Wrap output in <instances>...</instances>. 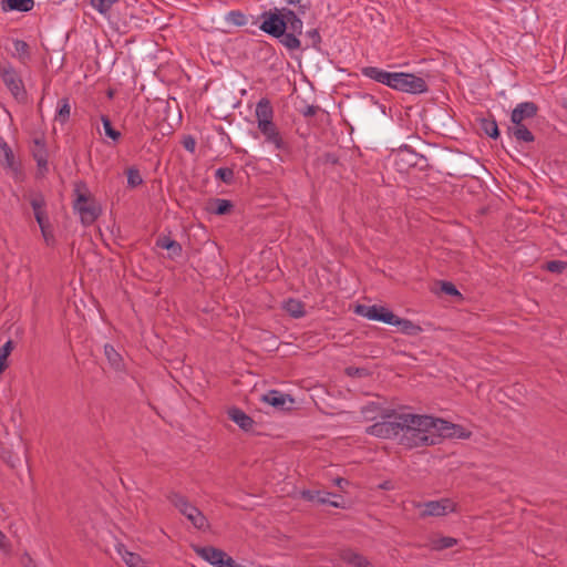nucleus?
I'll return each mask as SVG.
<instances>
[{
	"label": "nucleus",
	"mask_w": 567,
	"mask_h": 567,
	"mask_svg": "<svg viewBox=\"0 0 567 567\" xmlns=\"http://www.w3.org/2000/svg\"><path fill=\"white\" fill-rule=\"evenodd\" d=\"M226 20L237 27H243L247 23V17L238 10L229 11Z\"/></svg>",
	"instance_id": "58836bf2"
},
{
	"label": "nucleus",
	"mask_w": 567,
	"mask_h": 567,
	"mask_svg": "<svg viewBox=\"0 0 567 567\" xmlns=\"http://www.w3.org/2000/svg\"><path fill=\"white\" fill-rule=\"evenodd\" d=\"M507 133L519 142L532 143L535 141L534 134L523 123L508 126Z\"/></svg>",
	"instance_id": "bb28decb"
},
{
	"label": "nucleus",
	"mask_w": 567,
	"mask_h": 567,
	"mask_svg": "<svg viewBox=\"0 0 567 567\" xmlns=\"http://www.w3.org/2000/svg\"><path fill=\"white\" fill-rule=\"evenodd\" d=\"M346 374L352 378H364L369 377L370 372L365 368L348 367L346 368Z\"/></svg>",
	"instance_id": "de8ad7c7"
},
{
	"label": "nucleus",
	"mask_w": 567,
	"mask_h": 567,
	"mask_svg": "<svg viewBox=\"0 0 567 567\" xmlns=\"http://www.w3.org/2000/svg\"><path fill=\"white\" fill-rule=\"evenodd\" d=\"M228 417L235 422L241 430L249 432L255 425V421L241 409L233 406L227 411Z\"/></svg>",
	"instance_id": "aec40b11"
},
{
	"label": "nucleus",
	"mask_w": 567,
	"mask_h": 567,
	"mask_svg": "<svg viewBox=\"0 0 567 567\" xmlns=\"http://www.w3.org/2000/svg\"><path fill=\"white\" fill-rule=\"evenodd\" d=\"M32 156L37 162L40 169H48V151L45 147V141L43 137H37L33 140Z\"/></svg>",
	"instance_id": "412c9836"
},
{
	"label": "nucleus",
	"mask_w": 567,
	"mask_h": 567,
	"mask_svg": "<svg viewBox=\"0 0 567 567\" xmlns=\"http://www.w3.org/2000/svg\"><path fill=\"white\" fill-rule=\"evenodd\" d=\"M303 496H305V497H307L309 501H313V499H315V496H313V495H312V493H311V492H309V491H308V492H305V493H303Z\"/></svg>",
	"instance_id": "4d7b16f0"
},
{
	"label": "nucleus",
	"mask_w": 567,
	"mask_h": 567,
	"mask_svg": "<svg viewBox=\"0 0 567 567\" xmlns=\"http://www.w3.org/2000/svg\"><path fill=\"white\" fill-rule=\"evenodd\" d=\"M339 556L343 563L351 567H373L365 556L351 548L341 549Z\"/></svg>",
	"instance_id": "a211bd4d"
},
{
	"label": "nucleus",
	"mask_w": 567,
	"mask_h": 567,
	"mask_svg": "<svg viewBox=\"0 0 567 567\" xmlns=\"http://www.w3.org/2000/svg\"><path fill=\"white\" fill-rule=\"evenodd\" d=\"M331 497L336 498V497H339L338 495L336 494H332V493H324L323 496H321V493L320 492H317V501L321 504H329L333 507H342L341 503L336 501V499H331Z\"/></svg>",
	"instance_id": "c03bdc74"
},
{
	"label": "nucleus",
	"mask_w": 567,
	"mask_h": 567,
	"mask_svg": "<svg viewBox=\"0 0 567 567\" xmlns=\"http://www.w3.org/2000/svg\"><path fill=\"white\" fill-rule=\"evenodd\" d=\"M410 412H399L394 409L384 410L381 414V422H377L365 429V433L385 440H398L402 437Z\"/></svg>",
	"instance_id": "f03ea898"
},
{
	"label": "nucleus",
	"mask_w": 567,
	"mask_h": 567,
	"mask_svg": "<svg viewBox=\"0 0 567 567\" xmlns=\"http://www.w3.org/2000/svg\"><path fill=\"white\" fill-rule=\"evenodd\" d=\"M300 14L291 9L286 10L287 30L298 35L302 33L303 22L299 17Z\"/></svg>",
	"instance_id": "c85d7f7f"
},
{
	"label": "nucleus",
	"mask_w": 567,
	"mask_h": 567,
	"mask_svg": "<svg viewBox=\"0 0 567 567\" xmlns=\"http://www.w3.org/2000/svg\"><path fill=\"white\" fill-rule=\"evenodd\" d=\"M156 246L162 248V249H166L167 252H168L167 256L171 259H175L177 257H181L182 252H183L182 245L178 241L172 239L168 236H159L156 239Z\"/></svg>",
	"instance_id": "4be33fe9"
},
{
	"label": "nucleus",
	"mask_w": 567,
	"mask_h": 567,
	"mask_svg": "<svg viewBox=\"0 0 567 567\" xmlns=\"http://www.w3.org/2000/svg\"><path fill=\"white\" fill-rule=\"evenodd\" d=\"M456 539L453 537H441L435 542V548L436 549H446L451 548L456 544Z\"/></svg>",
	"instance_id": "8fccbe9b"
},
{
	"label": "nucleus",
	"mask_w": 567,
	"mask_h": 567,
	"mask_svg": "<svg viewBox=\"0 0 567 567\" xmlns=\"http://www.w3.org/2000/svg\"><path fill=\"white\" fill-rule=\"evenodd\" d=\"M262 401L280 411L290 410V406H286V404H293L295 402L289 394H285L278 390L268 391L262 395Z\"/></svg>",
	"instance_id": "dca6fc26"
},
{
	"label": "nucleus",
	"mask_w": 567,
	"mask_h": 567,
	"mask_svg": "<svg viewBox=\"0 0 567 567\" xmlns=\"http://www.w3.org/2000/svg\"><path fill=\"white\" fill-rule=\"evenodd\" d=\"M286 10L287 8H274L264 11L260 14V19L262 20L259 25L260 30L274 38L282 35L284 31L287 30Z\"/></svg>",
	"instance_id": "39448f33"
},
{
	"label": "nucleus",
	"mask_w": 567,
	"mask_h": 567,
	"mask_svg": "<svg viewBox=\"0 0 567 567\" xmlns=\"http://www.w3.org/2000/svg\"><path fill=\"white\" fill-rule=\"evenodd\" d=\"M14 348V343L12 340H8L1 348H0V374L7 369V359L10 355L11 351Z\"/></svg>",
	"instance_id": "c9c22d12"
},
{
	"label": "nucleus",
	"mask_w": 567,
	"mask_h": 567,
	"mask_svg": "<svg viewBox=\"0 0 567 567\" xmlns=\"http://www.w3.org/2000/svg\"><path fill=\"white\" fill-rule=\"evenodd\" d=\"M334 484L340 488L343 489L346 486L349 485V481L343 477H337L334 480Z\"/></svg>",
	"instance_id": "6e6d98bb"
},
{
	"label": "nucleus",
	"mask_w": 567,
	"mask_h": 567,
	"mask_svg": "<svg viewBox=\"0 0 567 567\" xmlns=\"http://www.w3.org/2000/svg\"><path fill=\"white\" fill-rule=\"evenodd\" d=\"M13 48L21 62L25 63L30 59V47L23 40H14Z\"/></svg>",
	"instance_id": "f704fd0d"
},
{
	"label": "nucleus",
	"mask_w": 567,
	"mask_h": 567,
	"mask_svg": "<svg viewBox=\"0 0 567 567\" xmlns=\"http://www.w3.org/2000/svg\"><path fill=\"white\" fill-rule=\"evenodd\" d=\"M390 87L409 94H422L429 91L425 80L413 73L393 72Z\"/></svg>",
	"instance_id": "20e7f679"
},
{
	"label": "nucleus",
	"mask_w": 567,
	"mask_h": 567,
	"mask_svg": "<svg viewBox=\"0 0 567 567\" xmlns=\"http://www.w3.org/2000/svg\"><path fill=\"white\" fill-rule=\"evenodd\" d=\"M215 177L227 185H231L235 181L234 171L229 167H219L215 172Z\"/></svg>",
	"instance_id": "e433bc0d"
},
{
	"label": "nucleus",
	"mask_w": 567,
	"mask_h": 567,
	"mask_svg": "<svg viewBox=\"0 0 567 567\" xmlns=\"http://www.w3.org/2000/svg\"><path fill=\"white\" fill-rule=\"evenodd\" d=\"M234 208V204L229 199L212 198L207 202L206 210L218 216L229 214Z\"/></svg>",
	"instance_id": "5701e85b"
},
{
	"label": "nucleus",
	"mask_w": 567,
	"mask_h": 567,
	"mask_svg": "<svg viewBox=\"0 0 567 567\" xmlns=\"http://www.w3.org/2000/svg\"><path fill=\"white\" fill-rule=\"evenodd\" d=\"M0 163L4 168L10 169L16 175L21 172V166L16 161L14 154H13L11 147L4 141V138L1 136H0Z\"/></svg>",
	"instance_id": "2eb2a0df"
},
{
	"label": "nucleus",
	"mask_w": 567,
	"mask_h": 567,
	"mask_svg": "<svg viewBox=\"0 0 567 567\" xmlns=\"http://www.w3.org/2000/svg\"><path fill=\"white\" fill-rule=\"evenodd\" d=\"M74 202H73V208L76 209L79 206L86 205L89 202L94 200L91 197V194L86 187V184L81 182L75 185L74 188Z\"/></svg>",
	"instance_id": "cd10ccee"
},
{
	"label": "nucleus",
	"mask_w": 567,
	"mask_h": 567,
	"mask_svg": "<svg viewBox=\"0 0 567 567\" xmlns=\"http://www.w3.org/2000/svg\"><path fill=\"white\" fill-rule=\"evenodd\" d=\"M255 115H256L258 125L260 123H262L264 121L265 122L272 121L274 109L268 99L264 97L257 103L256 110H255Z\"/></svg>",
	"instance_id": "393cba45"
},
{
	"label": "nucleus",
	"mask_w": 567,
	"mask_h": 567,
	"mask_svg": "<svg viewBox=\"0 0 567 567\" xmlns=\"http://www.w3.org/2000/svg\"><path fill=\"white\" fill-rule=\"evenodd\" d=\"M307 35L311 39L312 43L311 45L316 49L319 48V44L321 42V37L319 34V31L317 29L309 30L307 32Z\"/></svg>",
	"instance_id": "864d4df0"
},
{
	"label": "nucleus",
	"mask_w": 567,
	"mask_h": 567,
	"mask_svg": "<svg viewBox=\"0 0 567 567\" xmlns=\"http://www.w3.org/2000/svg\"><path fill=\"white\" fill-rule=\"evenodd\" d=\"M545 268L554 274H561L567 268V262L563 260H550L546 262Z\"/></svg>",
	"instance_id": "a18cd8bd"
},
{
	"label": "nucleus",
	"mask_w": 567,
	"mask_h": 567,
	"mask_svg": "<svg viewBox=\"0 0 567 567\" xmlns=\"http://www.w3.org/2000/svg\"><path fill=\"white\" fill-rule=\"evenodd\" d=\"M118 551L122 555L123 560L125 561V564L128 567H141L142 558L140 555H137L135 553H131L128 550H124V553H122L121 550H118Z\"/></svg>",
	"instance_id": "a19ab883"
},
{
	"label": "nucleus",
	"mask_w": 567,
	"mask_h": 567,
	"mask_svg": "<svg viewBox=\"0 0 567 567\" xmlns=\"http://www.w3.org/2000/svg\"><path fill=\"white\" fill-rule=\"evenodd\" d=\"M287 4H292L297 7V11L299 14H305L307 10L310 9V1L309 0H285Z\"/></svg>",
	"instance_id": "49530a36"
},
{
	"label": "nucleus",
	"mask_w": 567,
	"mask_h": 567,
	"mask_svg": "<svg viewBox=\"0 0 567 567\" xmlns=\"http://www.w3.org/2000/svg\"><path fill=\"white\" fill-rule=\"evenodd\" d=\"M117 0H91V4L100 13L105 14Z\"/></svg>",
	"instance_id": "37998d69"
},
{
	"label": "nucleus",
	"mask_w": 567,
	"mask_h": 567,
	"mask_svg": "<svg viewBox=\"0 0 567 567\" xmlns=\"http://www.w3.org/2000/svg\"><path fill=\"white\" fill-rule=\"evenodd\" d=\"M104 354H105L109 363L111 364V367L114 370L121 371L124 368L123 359H122L121 354L114 349L113 346L105 344L104 346Z\"/></svg>",
	"instance_id": "7c9ffc66"
},
{
	"label": "nucleus",
	"mask_w": 567,
	"mask_h": 567,
	"mask_svg": "<svg viewBox=\"0 0 567 567\" xmlns=\"http://www.w3.org/2000/svg\"><path fill=\"white\" fill-rule=\"evenodd\" d=\"M0 78L16 100L24 101L27 99L28 93L22 78L10 62H0Z\"/></svg>",
	"instance_id": "423d86ee"
},
{
	"label": "nucleus",
	"mask_w": 567,
	"mask_h": 567,
	"mask_svg": "<svg viewBox=\"0 0 567 567\" xmlns=\"http://www.w3.org/2000/svg\"><path fill=\"white\" fill-rule=\"evenodd\" d=\"M34 7L33 0H2L1 8L4 12L19 11L28 12Z\"/></svg>",
	"instance_id": "a878e982"
},
{
	"label": "nucleus",
	"mask_w": 567,
	"mask_h": 567,
	"mask_svg": "<svg viewBox=\"0 0 567 567\" xmlns=\"http://www.w3.org/2000/svg\"><path fill=\"white\" fill-rule=\"evenodd\" d=\"M143 184V178L140 174V171L135 167H130L127 169V185L128 187L135 188Z\"/></svg>",
	"instance_id": "ea45409f"
},
{
	"label": "nucleus",
	"mask_w": 567,
	"mask_h": 567,
	"mask_svg": "<svg viewBox=\"0 0 567 567\" xmlns=\"http://www.w3.org/2000/svg\"><path fill=\"white\" fill-rule=\"evenodd\" d=\"M538 105L534 102H522L512 111L511 122L513 124L523 123L525 120L533 118L537 115Z\"/></svg>",
	"instance_id": "4468645a"
},
{
	"label": "nucleus",
	"mask_w": 567,
	"mask_h": 567,
	"mask_svg": "<svg viewBox=\"0 0 567 567\" xmlns=\"http://www.w3.org/2000/svg\"><path fill=\"white\" fill-rule=\"evenodd\" d=\"M284 309L296 319L302 318L306 315L305 303L298 299H288L284 305Z\"/></svg>",
	"instance_id": "c756f323"
},
{
	"label": "nucleus",
	"mask_w": 567,
	"mask_h": 567,
	"mask_svg": "<svg viewBox=\"0 0 567 567\" xmlns=\"http://www.w3.org/2000/svg\"><path fill=\"white\" fill-rule=\"evenodd\" d=\"M101 121L104 127L105 135L113 141L120 140L121 133L112 126L110 117L107 115H102Z\"/></svg>",
	"instance_id": "4c0bfd02"
},
{
	"label": "nucleus",
	"mask_w": 567,
	"mask_h": 567,
	"mask_svg": "<svg viewBox=\"0 0 567 567\" xmlns=\"http://www.w3.org/2000/svg\"><path fill=\"white\" fill-rule=\"evenodd\" d=\"M435 422L437 444L442 443L443 439H468L471 436V432L462 425L451 423L440 417H435Z\"/></svg>",
	"instance_id": "1a4fd4ad"
},
{
	"label": "nucleus",
	"mask_w": 567,
	"mask_h": 567,
	"mask_svg": "<svg viewBox=\"0 0 567 567\" xmlns=\"http://www.w3.org/2000/svg\"><path fill=\"white\" fill-rule=\"evenodd\" d=\"M417 507L422 508L420 516L423 518L430 516L439 517L455 512L456 504L450 498H441L437 501H429L423 504H419Z\"/></svg>",
	"instance_id": "6e6552de"
},
{
	"label": "nucleus",
	"mask_w": 567,
	"mask_h": 567,
	"mask_svg": "<svg viewBox=\"0 0 567 567\" xmlns=\"http://www.w3.org/2000/svg\"><path fill=\"white\" fill-rule=\"evenodd\" d=\"M166 498L182 515L186 516L195 528L205 529L208 527L205 515L196 506L190 504L186 496L172 491L166 495Z\"/></svg>",
	"instance_id": "7ed1b4c3"
},
{
	"label": "nucleus",
	"mask_w": 567,
	"mask_h": 567,
	"mask_svg": "<svg viewBox=\"0 0 567 567\" xmlns=\"http://www.w3.org/2000/svg\"><path fill=\"white\" fill-rule=\"evenodd\" d=\"M361 73L363 76L371 79L378 83L386 85L390 87L391 81L393 80V72H388L385 70L379 69L377 66H364L361 69Z\"/></svg>",
	"instance_id": "6ab92c4d"
},
{
	"label": "nucleus",
	"mask_w": 567,
	"mask_h": 567,
	"mask_svg": "<svg viewBox=\"0 0 567 567\" xmlns=\"http://www.w3.org/2000/svg\"><path fill=\"white\" fill-rule=\"evenodd\" d=\"M354 312L359 316L365 317L369 320L373 321H380L384 322L386 324L392 323V320H394L395 315L390 311L388 308L373 305V306H367V305H358L355 307Z\"/></svg>",
	"instance_id": "9d476101"
},
{
	"label": "nucleus",
	"mask_w": 567,
	"mask_h": 567,
	"mask_svg": "<svg viewBox=\"0 0 567 567\" xmlns=\"http://www.w3.org/2000/svg\"><path fill=\"white\" fill-rule=\"evenodd\" d=\"M395 161L398 165L399 162H402L403 165L400 167V169H406L409 167L416 166L423 169L427 166L426 157L414 152L410 146H404L403 148H400L395 155Z\"/></svg>",
	"instance_id": "f8f14e48"
},
{
	"label": "nucleus",
	"mask_w": 567,
	"mask_h": 567,
	"mask_svg": "<svg viewBox=\"0 0 567 567\" xmlns=\"http://www.w3.org/2000/svg\"><path fill=\"white\" fill-rule=\"evenodd\" d=\"M320 111L318 105H307L303 110H301V114L305 117L315 116Z\"/></svg>",
	"instance_id": "5fc2aeb1"
},
{
	"label": "nucleus",
	"mask_w": 567,
	"mask_h": 567,
	"mask_svg": "<svg viewBox=\"0 0 567 567\" xmlns=\"http://www.w3.org/2000/svg\"><path fill=\"white\" fill-rule=\"evenodd\" d=\"M79 213L81 223L84 226H90L99 218L102 210L100 205L94 200L89 202L86 205L79 206V208L74 209Z\"/></svg>",
	"instance_id": "f3484780"
},
{
	"label": "nucleus",
	"mask_w": 567,
	"mask_h": 567,
	"mask_svg": "<svg viewBox=\"0 0 567 567\" xmlns=\"http://www.w3.org/2000/svg\"><path fill=\"white\" fill-rule=\"evenodd\" d=\"M436 422L434 416L411 413L400 444L414 449L419 446H431L437 444Z\"/></svg>",
	"instance_id": "f257e3e1"
},
{
	"label": "nucleus",
	"mask_w": 567,
	"mask_h": 567,
	"mask_svg": "<svg viewBox=\"0 0 567 567\" xmlns=\"http://www.w3.org/2000/svg\"><path fill=\"white\" fill-rule=\"evenodd\" d=\"M319 161L322 164H331L336 165L339 163V157L334 153H324L322 156L319 157Z\"/></svg>",
	"instance_id": "603ef678"
},
{
	"label": "nucleus",
	"mask_w": 567,
	"mask_h": 567,
	"mask_svg": "<svg viewBox=\"0 0 567 567\" xmlns=\"http://www.w3.org/2000/svg\"><path fill=\"white\" fill-rule=\"evenodd\" d=\"M182 144L186 151L194 154L196 151V140L192 135L183 137Z\"/></svg>",
	"instance_id": "3c124183"
},
{
	"label": "nucleus",
	"mask_w": 567,
	"mask_h": 567,
	"mask_svg": "<svg viewBox=\"0 0 567 567\" xmlns=\"http://www.w3.org/2000/svg\"><path fill=\"white\" fill-rule=\"evenodd\" d=\"M370 101H371V102H373L374 104H378V103L374 101L373 96H370Z\"/></svg>",
	"instance_id": "bf43d9fd"
},
{
	"label": "nucleus",
	"mask_w": 567,
	"mask_h": 567,
	"mask_svg": "<svg viewBox=\"0 0 567 567\" xmlns=\"http://www.w3.org/2000/svg\"><path fill=\"white\" fill-rule=\"evenodd\" d=\"M481 130L491 138L499 137V130L494 117H485L481 120Z\"/></svg>",
	"instance_id": "72a5a7b5"
},
{
	"label": "nucleus",
	"mask_w": 567,
	"mask_h": 567,
	"mask_svg": "<svg viewBox=\"0 0 567 567\" xmlns=\"http://www.w3.org/2000/svg\"><path fill=\"white\" fill-rule=\"evenodd\" d=\"M194 551L215 567H236V561L224 550L214 546H193Z\"/></svg>",
	"instance_id": "0eeeda50"
},
{
	"label": "nucleus",
	"mask_w": 567,
	"mask_h": 567,
	"mask_svg": "<svg viewBox=\"0 0 567 567\" xmlns=\"http://www.w3.org/2000/svg\"><path fill=\"white\" fill-rule=\"evenodd\" d=\"M385 409L381 406L380 403L378 402H369L367 403L365 405H363L360 410L362 416L367 420V421H373L375 420L378 416L381 417V414L382 412L384 411Z\"/></svg>",
	"instance_id": "2f4dec72"
},
{
	"label": "nucleus",
	"mask_w": 567,
	"mask_h": 567,
	"mask_svg": "<svg viewBox=\"0 0 567 567\" xmlns=\"http://www.w3.org/2000/svg\"><path fill=\"white\" fill-rule=\"evenodd\" d=\"M441 291L447 296L462 297L455 285L450 281H441Z\"/></svg>",
	"instance_id": "09e8293b"
},
{
	"label": "nucleus",
	"mask_w": 567,
	"mask_h": 567,
	"mask_svg": "<svg viewBox=\"0 0 567 567\" xmlns=\"http://www.w3.org/2000/svg\"><path fill=\"white\" fill-rule=\"evenodd\" d=\"M70 116V104L68 99H63L60 101V105L58 109L56 120L61 123H65Z\"/></svg>",
	"instance_id": "79ce46f5"
},
{
	"label": "nucleus",
	"mask_w": 567,
	"mask_h": 567,
	"mask_svg": "<svg viewBox=\"0 0 567 567\" xmlns=\"http://www.w3.org/2000/svg\"><path fill=\"white\" fill-rule=\"evenodd\" d=\"M278 39L280 43L290 51L299 50L301 48V41L299 40L298 34L293 32H287L286 30Z\"/></svg>",
	"instance_id": "473e14b6"
},
{
	"label": "nucleus",
	"mask_w": 567,
	"mask_h": 567,
	"mask_svg": "<svg viewBox=\"0 0 567 567\" xmlns=\"http://www.w3.org/2000/svg\"><path fill=\"white\" fill-rule=\"evenodd\" d=\"M30 205L33 209L35 220L41 229V233L45 239V241H49V238H52V234L50 231L51 225L49 223V218L47 216V213L44 210L45 207V200L42 195H37L33 197L30 202Z\"/></svg>",
	"instance_id": "9b49d317"
},
{
	"label": "nucleus",
	"mask_w": 567,
	"mask_h": 567,
	"mask_svg": "<svg viewBox=\"0 0 567 567\" xmlns=\"http://www.w3.org/2000/svg\"><path fill=\"white\" fill-rule=\"evenodd\" d=\"M390 324L398 327L400 332L410 337H415L423 331V329L419 324L414 323L409 319L400 318L396 315L394 320H392V323Z\"/></svg>",
	"instance_id": "b1692460"
},
{
	"label": "nucleus",
	"mask_w": 567,
	"mask_h": 567,
	"mask_svg": "<svg viewBox=\"0 0 567 567\" xmlns=\"http://www.w3.org/2000/svg\"><path fill=\"white\" fill-rule=\"evenodd\" d=\"M6 538L4 534L0 530V546H2V542Z\"/></svg>",
	"instance_id": "13d9d810"
},
{
	"label": "nucleus",
	"mask_w": 567,
	"mask_h": 567,
	"mask_svg": "<svg viewBox=\"0 0 567 567\" xmlns=\"http://www.w3.org/2000/svg\"><path fill=\"white\" fill-rule=\"evenodd\" d=\"M258 130L265 136V141L272 144L277 151L288 150V144L284 141L277 125L274 121L262 122L258 125Z\"/></svg>",
	"instance_id": "ddd939ff"
}]
</instances>
